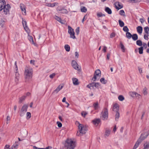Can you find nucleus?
Here are the masks:
<instances>
[{
    "label": "nucleus",
    "mask_w": 149,
    "mask_h": 149,
    "mask_svg": "<svg viewBox=\"0 0 149 149\" xmlns=\"http://www.w3.org/2000/svg\"><path fill=\"white\" fill-rule=\"evenodd\" d=\"M75 146L74 141L71 139H67L64 143V146L61 149H74Z\"/></svg>",
    "instance_id": "obj_1"
},
{
    "label": "nucleus",
    "mask_w": 149,
    "mask_h": 149,
    "mask_svg": "<svg viewBox=\"0 0 149 149\" xmlns=\"http://www.w3.org/2000/svg\"><path fill=\"white\" fill-rule=\"evenodd\" d=\"M10 7L9 4L6 5L4 0H0V11L3 10L4 14L6 15L9 13Z\"/></svg>",
    "instance_id": "obj_2"
},
{
    "label": "nucleus",
    "mask_w": 149,
    "mask_h": 149,
    "mask_svg": "<svg viewBox=\"0 0 149 149\" xmlns=\"http://www.w3.org/2000/svg\"><path fill=\"white\" fill-rule=\"evenodd\" d=\"M33 70L29 66H26L25 70V78L26 81H28L32 77Z\"/></svg>",
    "instance_id": "obj_3"
},
{
    "label": "nucleus",
    "mask_w": 149,
    "mask_h": 149,
    "mask_svg": "<svg viewBox=\"0 0 149 149\" xmlns=\"http://www.w3.org/2000/svg\"><path fill=\"white\" fill-rule=\"evenodd\" d=\"M76 125H79V133L78 132L77 134V136H80V134H84L87 131L88 129L86 127L84 126L82 124H80L79 122L77 121H76L75 123Z\"/></svg>",
    "instance_id": "obj_4"
},
{
    "label": "nucleus",
    "mask_w": 149,
    "mask_h": 149,
    "mask_svg": "<svg viewBox=\"0 0 149 149\" xmlns=\"http://www.w3.org/2000/svg\"><path fill=\"white\" fill-rule=\"evenodd\" d=\"M146 132H144L141 134L140 137L138 139L136 142L140 144L141 142L146 138L148 136L146 134Z\"/></svg>",
    "instance_id": "obj_5"
},
{
    "label": "nucleus",
    "mask_w": 149,
    "mask_h": 149,
    "mask_svg": "<svg viewBox=\"0 0 149 149\" xmlns=\"http://www.w3.org/2000/svg\"><path fill=\"white\" fill-rule=\"evenodd\" d=\"M68 32L70 35V37L73 39L75 38V37L74 36V30L70 26H68Z\"/></svg>",
    "instance_id": "obj_6"
},
{
    "label": "nucleus",
    "mask_w": 149,
    "mask_h": 149,
    "mask_svg": "<svg viewBox=\"0 0 149 149\" xmlns=\"http://www.w3.org/2000/svg\"><path fill=\"white\" fill-rule=\"evenodd\" d=\"M130 95L132 97H136L138 98H139L141 97L140 94L135 92H131L130 93Z\"/></svg>",
    "instance_id": "obj_7"
},
{
    "label": "nucleus",
    "mask_w": 149,
    "mask_h": 149,
    "mask_svg": "<svg viewBox=\"0 0 149 149\" xmlns=\"http://www.w3.org/2000/svg\"><path fill=\"white\" fill-rule=\"evenodd\" d=\"M72 67L75 70H79L78 65L77 62L74 60H72Z\"/></svg>",
    "instance_id": "obj_8"
},
{
    "label": "nucleus",
    "mask_w": 149,
    "mask_h": 149,
    "mask_svg": "<svg viewBox=\"0 0 149 149\" xmlns=\"http://www.w3.org/2000/svg\"><path fill=\"white\" fill-rule=\"evenodd\" d=\"M108 112H101V118L103 120H107L108 117Z\"/></svg>",
    "instance_id": "obj_9"
},
{
    "label": "nucleus",
    "mask_w": 149,
    "mask_h": 149,
    "mask_svg": "<svg viewBox=\"0 0 149 149\" xmlns=\"http://www.w3.org/2000/svg\"><path fill=\"white\" fill-rule=\"evenodd\" d=\"M100 122L101 120L100 118H95L92 121L93 124L96 126H97Z\"/></svg>",
    "instance_id": "obj_10"
},
{
    "label": "nucleus",
    "mask_w": 149,
    "mask_h": 149,
    "mask_svg": "<svg viewBox=\"0 0 149 149\" xmlns=\"http://www.w3.org/2000/svg\"><path fill=\"white\" fill-rule=\"evenodd\" d=\"M63 86L59 85L57 88L54 90L52 92L53 94L57 93L60 90H61L63 87Z\"/></svg>",
    "instance_id": "obj_11"
},
{
    "label": "nucleus",
    "mask_w": 149,
    "mask_h": 149,
    "mask_svg": "<svg viewBox=\"0 0 149 149\" xmlns=\"http://www.w3.org/2000/svg\"><path fill=\"white\" fill-rule=\"evenodd\" d=\"M119 110V107L117 104H114L113 107V111L114 112H118Z\"/></svg>",
    "instance_id": "obj_12"
},
{
    "label": "nucleus",
    "mask_w": 149,
    "mask_h": 149,
    "mask_svg": "<svg viewBox=\"0 0 149 149\" xmlns=\"http://www.w3.org/2000/svg\"><path fill=\"white\" fill-rule=\"evenodd\" d=\"M20 8L23 14V13H24V14L25 15L26 10L25 6L23 4H21L20 5Z\"/></svg>",
    "instance_id": "obj_13"
},
{
    "label": "nucleus",
    "mask_w": 149,
    "mask_h": 149,
    "mask_svg": "<svg viewBox=\"0 0 149 149\" xmlns=\"http://www.w3.org/2000/svg\"><path fill=\"white\" fill-rule=\"evenodd\" d=\"M19 74L18 73H16L15 74V82L17 84L18 83V82L19 81Z\"/></svg>",
    "instance_id": "obj_14"
},
{
    "label": "nucleus",
    "mask_w": 149,
    "mask_h": 149,
    "mask_svg": "<svg viewBox=\"0 0 149 149\" xmlns=\"http://www.w3.org/2000/svg\"><path fill=\"white\" fill-rule=\"evenodd\" d=\"M72 80L73 83L74 85H77L79 84V83L78 82V80L77 78H73L72 79Z\"/></svg>",
    "instance_id": "obj_15"
},
{
    "label": "nucleus",
    "mask_w": 149,
    "mask_h": 149,
    "mask_svg": "<svg viewBox=\"0 0 149 149\" xmlns=\"http://www.w3.org/2000/svg\"><path fill=\"white\" fill-rule=\"evenodd\" d=\"M28 105L26 104L24 105L22 107L21 110L23 111L26 112L27 110Z\"/></svg>",
    "instance_id": "obj_16"
},
{
    "label": "nucleus",
    "mask_w": 149,
    "mask_h": 149,
    "mask_svg": "<svg viewBox=\"0 0 149 149\" xmlns=\"http://www.w3.org/2000/svg\"><path fill=\"white\" fill-rule=\"evenodd\" d=\"M137 32L139 34H141L142 33L143 31L142 27L141 26H138L136 28Z\"/></svg>",
    "instance_id": "obj_17"
},
{
    "label": "nucleus",
    "mask_w": 149,
    "mask_h": 149,
    "mask_svg": "<svg viewBox=\"0 0 149 149\" xmlns=\"http://www.w3.org/2000/svg\"><path fill=\"white\" fill-rule=\"evenodd\" d=\"M18 146V142L15 141V143L13 145L11 148L12 149H17Z\"/></svg>",
    "instance_id": "obj_18"
},
{
    "label": "nucleus",
    "mask_w": 149,
    "mask_h": 149,
    "mask_svg": "<svg viewBox=\"0 0 149 149\" xmlns=\"http://www.w3.org/2000/svg\"><path fill=\"white\" fill-rule=\"evenodd\" d=\"M87 87L89 88L90 89H94L93 82L90 83L88 84L87 86Z\"/></svg>",
    "instance_id": "obj_19"
},
{
    "label": "nucleus",
    "mask_w": 149,
    "mask_h": 149,
    "mask_svg": "<svg viewBox=\"0 0 149 149\" xmlns=\"http://www.w3.org/2000/svg\"><path fill=\"white\" fill-rule=\"evenodd\" d=\"M110 133V131L109 130H106L104 134V136L105 137L108 136Z\"/></svg>",
    "instance_id": "obj_20"
},
{
    "label": "nucleus",
    "mask_w": 149,
    "mask_h": 149,
    "mask_svg": "<svg viewBox=\"0 0 149 149\" xmlns=\"http://www.w3.org/2000/svg\"><path fill=\"white\" fill-rule=\"evenodd\" d=\"M105 11L109 14H111L112 13L111 10L109 7H106L105 8Z\"/></svg>",
    "instance_id": "obj_21"
},
{
    "label": "nucleus",
    "mask_w": 149,
    "mask_h": 149,
    "mask_svg": "<svg viewBox=\"0 0 149 149\" xmlns=\"http://www.w3.org/2000/svg\"><path fill=\"white\" fill-rule=\"evenodd\" d=\"M132 37V39L134 41L138 39V36L136 34H133Z\"/></svg>",
    "instance_id": "obj_22"
},
{
    "label": "nucleus",
    "mask_w": 149,
    "mask_h": 149,
    "mask_svg": "<svg viewBox=\"0 0 149 149\" xmlns=\"http://www.w3.org/2000/svg\"><path fill=\"white\" fill-rule=\"evenodd\" d=\"M143 146L144 147L143 149H148L149 148V141L144 144Z\"/></svg>",
    "instance_id": "obj_23"
},
{
    "label": "nucleus",
    "mask_w": 149,
    "mask_h": 149,
    "mask_svg": "<svg viewBox=\"0 0 149 149\" xmlns=\"http://www.w3.org/2000/svg\"><path fill=\"white\" fill-rule=\"evenodd\" d=\"M64 48L67 52H69L70 51V47L69 45L68 44L65 45L64 46Z\"/></svg>",
    "instance_id": "obj_24"
},
{
    "label": "nucleus",
    "mask_w": 149,
    "mask_h": 149,
    "mask_svg": "<svg viewBox=\"0 0 149 149\" xmlns=\"http://www.w3.org/2000/svg\"><path fill=\"white\" fill-rule=\"evenodd\" d=\"M26 97V96L23 95L19 98V103H21L24 100Z\"/></svg>",
    "instance_id": "obj_25"
},
{
    "label": "nucleus",
    "mask_w": 149,
    "mask_h": 149,
    "mask_svg": "<svg viewBox=\"0 0 149 149\" xmlns=\"http://www.w3.org/2000/svg\"><path fill=\"white\" fill-rule=\"evenodd\" d=\"M126 35L127 38L130 39L132 37V35L130 32H128V31L126 33Z\"/></svg>",
    "instance_id": "obj_26"
},
{
    "label": "nucleus",
    "mask_w": 149,
    "mask_h": 149,
    "mask_svg": "<svg viewBox=\"0 0 149 149\" xmlns=\"http://www.w3.org/2000/svg\"><path fill=\"white\" fill-rule=\"evenodd\" d=\"M94 74H95V75H97V76H99L100 74L101 75V71L99 69L95 71Z\"/></svg>",
    "instance_id": "obj_27"
},
{
    "label": "nucleus",
    "mask_w": 149,
    "mask_h": 149,
    "mask_svg": "<svg viewBox=\"0 0 149 149\" xmlns=\"http://www.w3.org/2000/svg\"><path fill=\"white\" fill-rule=\"evenodd\" d=\"M120 46L121 49L123 50V52H125V47L121 42H120Z\"/></svg>",
    "instance_id": "obj_28"
},
{
    "label": "nucleus",
    "mask_w": 149,
    "mask_h": 149,
    "mask_svg": "<svg viewBox=\"0 0 149 149\" xmlns=\"http://www.w3.org/2000/svg\"><path fill=\"white\" fill-rule=\"evenodd\" d=\"M136 45L139 46H141L142 45V41L140 40H137L136 41Z\"/></svg>",
    "instance_id": "obj_29"
},
{
    "label": "nucleus",
    "mask_w": 149,
    "mask_h": 149,
    "mask_svg": "<svg viewBox=\"0 0 149 149\" xmlns=\"http://www.w3.org/2000/svg\"><path fill=\"white\" fill-rule=\"evenodd\" d=\"M139 52V54H142L143 53V47H141L138 49Z\"/></svg>",
    "instance_id": "obj_30"
},
{
    "label": "nucleus",
    "mask_w": 149,
    "mask_h": 149,
    "mask_svg": "<svg viewBox=\"0 0 149 149\" xmlns=\"http://www.w3.org/2000/svg\"><path fill=\"white\" fill-rule=\"evenodd\" d=\"M118 22L119 23V25L120 27H123L124 26V23L123 21L120 20H118Z\"/></svg>",
    "instance_id": "obj_31"
},
{
    "label": "nucleus",
    "mask_w": 149,
    "mask_h": 149,
    "mask_svg": "<svg viewBox=\"0 0 149 149\" xmlns=\"http://www.w3.org/2000/svg\"><path fill=\"white\" fill-rule=\"evenodd\" d=\"M100 81L103 84H105L107 83V81L105 80L104 78H102L100 79Z\"/></svg>",
    "instance_id": "obj_32"
},
{
    "label": "nucleus",
    "mask_w": 149,
    "mask_h": 149,
    "mask_svg": "<svg viewBox=\"0 0 149 149\" xmlns=\"http://www.w3.org/2000/svg\"><path fill=\"white\" fill-rule=\"evenodd\" d=\"M144 29L145 32L146 34H149L148 31H149V28L148 26H146L144 27Z\"/></svg>",
    "instance_id": "obj_33"
},
{
    "label": "nucleus",
    "mask_w": 149,
    "mask_h": 149,
    "mask_svg": "<svg viewBox=\"0 0 149 149\" xmlns=\"http://www.w3.org/2000/svg\"><path fill=\"white\" fill-rule=\"evenodd\" d=\"M28 38L30 42H32L33 43H34L33 39L31 36L29 35L28 36Z\"/></svg>",
    "instance_id": "obj_34"
},
{
    "label": "nucleus",
    "mask_w": 149,
    "mask_h": 149,
    "mask_svg": "<svg viewBox=\"0 0 149 149\" xmlns=\"http://www.w3.org/2000/svg\"><path fill=\"white\" fill-rule=\"evenodd\" d=\"M119 14L122 16H123L124 17L126 16L125 14V12L123 10H121L119 12Z\"/></svg>",
    "instance_id": "obj_35"
},
{
    "label": "nucleus",
    "mask_w": 149,
    "mask_h": 149,
    "mask_svg": "<svg viewBox=\"0 0 149 149\" xmlns=\"http://www.w3.org/2000/svg\"><path fill=\"white\" fill-rule=\"evenodd\" d=\"M118 7L117 6H115V8L116 9H117L118 10L122 8L123 7V6L120 5V4L119 3V2H118Z\"/></svg>",
    "instance_id": "obj_36"
},
{
    "label": "nucleus",
    "mask_w": 149,
    "mask_h": 149,
    "mask_svg": "<svg viewBox=\"0 0 149 149\" xmlns=\"http://www.w3.org/2000/svg\"><path fill=\"white\" fill-rule=\"evenodd\" d=\"M93 107L95 109H97L98 108V103L97 102H96V103H94L93 104Z\"/></svg>",
    "instance_id": "obj_37"
},
{
    "label": "nucleus",
    "mask_w": 149,
    "mask_h": 149,
    "mask_svg": "<svg viewBox=\"0 0 149 149\" xmlns=\"http://www.w3.org/2000/svg\"><path fill=\"white\" fill-rule=\"evenodd\" d=\"M120 117V114L119 112H116L115 115V120H118V119Z\"/></svg>",
    "instance_id": "obj_38"
},
{
    "label": "nucleus",
    "mask_w": 149,
    "mask_h": 149,
    "mask_svg": "<svg viewBox=\"0 0 149 149\" xmlns=\"http://www.w3.org/2000/svg\"><path fill=\"white\" fill-rule=\"evenodd\" d=\"M97 15L98 17H100L105 16V15L104 14H102L101 12L97 13Z\"/></svg>",
    "instance_id": "obj_39"
},
{
    "label": "nucleus",
    "mask_w": 149,
    "mask_h": 149,
    "mask_svg": "<svg viewBox=\"0 0 149 149\" xmlns=\"http://www.w3.org/2000/svg\"><path fill=\"white\" fill-rule=\"evenodd\" d=\"M24 29H25V30L29 34L30 32V30L29 28H28L27 26H24Z\"/></svg>",
    "instance_id": "obj_40"
},
{
    "label": "nucleus",
    "mask_w": 149,
    "mask_h": 149,
    "mask_svg": "<svg viewBox=\"0 0 149 149\" xmlns=\"http://www.w3.org/2000/svg\"><path fill=\"white\" fill-rule=\"evenodd\" d=\"M94 87L97 88H98L100 86V83L98 82H93Z\"/></svg>",
    "instance_id": "obj_41"
},
{
    "label": "nucleus",
    "mask_w": 149,
    "mask_h": 149,
    "mask_svg": "<svg viewBox=\"0 0 149 149\" xmlns=\"http://www.w3.org/2000/svg\"><path fill=\"white\" fill-rule=\"evenodd\" d=\"M81 11L82 12L86 13L87 11V8L85 7L81 8Z\"/></svg>",
    "instance_id": "obj_42"
},
{
    "label": "nucleus",
    "mask_w": 149,
    "mask_h": 149,
    "mask_svg": "<svg viewBox=\"0 0 149 149\" xmlns=\"http://www.w3.org/2000/svg\"><path fill=\"white\" fill-rule=\"evenodd\" d=\"M118 99L120 101H123L124 100V97L123 95H120L118 97Z\"/></svg>",
    "instance_id": "obj_43"
},
{
    "label": "nucleus",
    "mask_w": 149,
    "mask_h": 149,
    "mask_svg": "<svg viewBox=\"0 0 149 149\" xmlns=\"http://www.w3.org/2000/svg\"><path fill=\"white\" fill-rule=\"evenodd\" d=\"M5 23V22L3 20H1L0 21V26L2 28L3 26V25Z\"/></svg>",
    "instance_id": "obj_44"
},
{
    "label": "nucleus",
    "mask_w": 149,
    "mask_h": 149,
    "mask_svg": "<svg viewBox=\"0 0 149 149\" xmlns=\"http://www.w3.org/2000/svg\"><path fill=\"white\" fill-rule=\"evenodd\" d=\"M65 100H66V98L65 97H64L63 98V100H62V102H65V103L67 104V106H66L67 107H68L69 105V104L67 102H66L65 101Z\"/></svg>",
    "instance_id": "obj_45"
},
{
    "label": "nucleus",
    "mask_w": 149,
    "mask_h": 149,
    "mask_svg": "<svg viewBox=\"0 0 149 149\" xmlns=\"http://www.w3.org/2000/svg\"><path fill=\"white\" fill-rule=\"evenodd\" d=\"M31 116V114L30 112H27L26 113V119H28L30 118Z\"/></svg>",
    "instance_id": "obj_46"
},
{
    "label": "nucleus",
    "mask_w": 149,
    "mask_h": 149,
    "mask_svg": "<svg viewBox=\"0 0 149 149\" xmlns=\"http://www.w3.org/2000/svg\"><path fill=\"white\" fill-rule=\"evenodd\" d=\"M57 3H49L48 4V6L52 7H54L56 6V5H57Z\"/></svg>",
    "instance_id": "obj_47"
},
{
    "label": "nucleus",
    "mask_w": 149,
    "mask_h": 149,
    "mask_svg": "<svg viewBox=\"0 0 149 149\" xmlns=\"http://www.w3.org/2000/svg\"><path fill=\"white\" fill-rule=\"evenodd\" d=\"M123 30L125 32H126V33L128 32L129 30L127 26H124L123 28Z\"/></svg>",
    "instance_id": "obj_48"
},
{
    "label": "nucleus",
    "mask_w": 149,
    "mask_h": 149,
    "mask_svg": "<svg viewBox=\"0 0 149 149\" xmlns=\"http://www.w3.org/2000/svg\"><path fill=\"white\" fill-rule=\"evenodd\" d=\"M55 19L58 21L60 23H62V20H61V18L57 16H56Z\"/></svg>",
    "instance_id": "obj_49"
},
{
    "label": "nucleus",
    "mask_w": 149,
    "mask_h": 149,
    "mask_svg": "<svg viewBox=\"0 0 149 149\" xmlns=\"http://www.w3.org/2000/svg\"><path fill=\"white\" fill-rule=\"evenodd\" d=\"M140 144L136 142L132 149H136Z\"/></svg>",
    "instance_id": "obj_50"
},
{
    "label": "nucleus",
    "mask_w": 149,
    "mask_h": 149,
    "mask_svg": "<svg viewBox=\"0 0 149 149\" xmlns=\"http://www.w3.org/2000/svg\"><path fill=\"white\" fill-rule=\"evenodd\" d=\"M60 13H68V11L66 9H63L61 10Z\"/></svg>",
    "instance_id": "obj_51"
},
{
    "label": "nucleus",
    "mask_w": 149,
    "mask_h": 149,
    "mask_svg": "<svg viewBox=\"0 0 149 149\" xmlns=\"http://www.w3.org/2000/svg\"><path fill=\"white\" fill-rule=\"evenodd\" d=\"M147 89L146 88H145L143 89V93L144 95H146L147 94Z\"/></svg>",
    "instance_id": "obj_52"
},
{
    "label": "nucleus",
    "mask_w": 149,
    "mask_h": 149,
    "mask_svg": "<svg viewBox=\"0 0 149 149\" xmlns=\"http://www.w3.org/2000/svg\"><path fill=\"white\" fill-rule=\"evenodd\" d=\"M97 75H96L95 74H94V77L92 78V80H93V81H95L97 79Z\"/></svg>",
    "instance_id": "obj_53"
},
{
    "label": "nucleus",
    "mask_w": 149,
    "mask_h": 149,
    "mask_svg": "<svg viewBox=\"0 0 149 149\" xmlns=\"http://www.w3.org/2000/svg\"><path fill=\"white\" fill-rule=\"evenodd\" d=\"M81 115L84 118H85L86 116L88 114L87 112H81Z\"/></svg>",
    "instance_id": "obj_54"
},
{
    "label": "nucleus",
    "mask_w": 149,
    "mask_h": 149,
    "mask_svg": "<svg viewBox=\"0 0 149 149\" xmlns=\"http://www.w3.org/2000/svg\"><path fill=\"white\" fill-rule=\"evenodd\" d=\"M76 33L77 35H78L79 32V27H77L75 30Z\"/></svg>",
    "instance_id": "obj_55"
},
{
    "label": "nucleus",
    "mask_w": 149,
    "mask_h": 149,
    "mask_svg": "<svg viewBox=\"0 0 149 149\" xmlns=\"http://www.w3.org/2000/svg\"><path fill=\"white\" fill-rule=\"evenodd\" d=\"M57 124L58 126V127H61L62 126V124L61 122L59 121H57Z\"/></svg>",
    "instance_id": "obj_56"
},
{
    "label": "nucleus",
    "mask_w": 149,
    "mask_h": 149,
    "mask_svg": "<svg viewBox=\"0 0 149 149\" xmlns=\"http://www.w3.org/2000/svg\"><path fill=\"white\" fill-rule=\"evenodd\" d=\"M148 34H147V35H144V39L146 40H148Z\"/></svg>",
    "instance_id": "obj_57"
},
{
    "label": "nucleus",
    "mask_w": 149,
    "mask_h": 149,
    "mask_svg": "<svg viewBox=\"0 0 149 149\" xmlns=\"http://www.w3.org/2000/svg\"><path fill=\"white\" fill-rule=\"evenodd\" d=\"M75 56L76 58H78L79 57V54L78 52H76L75 53Z\"/></svg>",
    "instance_id": "obj_58"
},
{
    "label": "nucleus",
    "mask_w": 149,
    "mask_h": 149,
    "mask_svg": "<svg viewBox=\"0 0 149 149\" xmlns=\"http://www.w3.org/2000/svg\"><path fill=\"white\" fill-rule=\"evenodd\" d=\"M55 73H53L52 74H51L49 75V77L50 78H51V79H52L54 77V76H55Z\"/></svg>",
    "instance_id": "obj_59"
},
{
    "label": "nucleus",
    "mask_w": 149,
    "mask_h": 149,
    "mask_svg": "<svg viewBox=\"0 0 149 149\" xmlns=\"http://www.w3.org/2000/svg\"><path fill=\"white\" fill-rule=\"evenodd\" d=\"M22 23L24 26H27L26 22L25 21L23 20Z\"/></svg>",
    "instance_id": "obj_60"
},
{
    "label": "nucleus",
    "mask_w": 149,
    "mask_h": 149,
    "mask_svg": "<svg viewBox=\"0 0 149 149\" xmlns=\"http://www.w3.org/2000/svg\"><path fill=\"white\" fill-rule=\"evenodd\" d=\"M115 34L114 33H112L110 35V38H112L114 37L115 36Z\"/></svg>",
    "instance_id": "obj_61"
},
{
    "label": "nucleus",
    "mask_w": 149,
    "mask_h": 149,
    "mask_svg": "<svg viewBox=\"0 0 149 149\" xmlns=\"http://www.w3.org/2000/svg\"><path fill=\"white\" fill-rule=\"evenodd\" d=\"M107 49V47L106 46H104V47H103V48L102 49V50L104 52H106V49Z\"/></svg>",
    "instance_id": "obj_62"
},
{
    "label": "nucleus",
    "mask_w": 149,
    "mask_h": 149,
    "mask_svg": "<svg viewBox=\"0 0 149 149\" xmlns=\"http://www.w3.org/2000/svg\"><path fill=\"white\" fill-rule=\"evenodd\" d=\"M10 146L8 145H6L4 147V149H9V148Z\"/></svg>",
    "instance_id": "obj_63"
},
{
    "label": "nucleus",
    "mask_w": 149,
    "mask_h": 149,
    "mask_svg": "<svg viewBox=\"0 0 149 149\" xmlns=\"http://www.w3.org/2000/svg\"><path fill=\"white\" fill-rule=\"evenodd\" d=\"M35 61L34 60H31L30 61V63L31 64H32L33 65H35Z\"/></svg>",
    "instance_id": "obj_64"
}]
</instances>
